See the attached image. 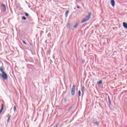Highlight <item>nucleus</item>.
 Instances as JSON below:
<instances>
[{"label":"nucleus","mask_w":127,"mask_h":127,"mask_svg":"<svg viewBox=\"0 0 127 127\" xmlns=\"http://www.w3.org/2000/svg\"><path fill=\"white\" fill-rule=\"evenodd\" d=\"M1 77H2V79L5 81H6V80L8 79V77L7 76V74H6V72H4L2 73Z\"/></svg>","instance_id":"nucleus-3"},{"label":"nucleus","mask_w":127,"mask_h":127,"mask_svg":"<svg viewBox=\"0 0 127 127\" xmlns=\"http://www.w3.org/2000/svg\"><path fill=\"white\" fill-rule=\"evenodd\" d=\"M16 107L14 106V112H16Z\"/></svg>","instance_id":"nucleus-23"},{"label":"nucleus","mask_w":127,"mask_h":127,"mask_svg":"<svg viewBox=\"0 0 127 127\" xmlns=\"http://www.w3.org/2000/svg\"><path fill=\"white\" fill-rule=\"evenodd\" d=\"M78 25H79V23H77L76 24H75V25L72 27L71 30H74V29H76V28L78 27Z\"/></svg>","instance_id":"nucleus-7"},{"label":"nucleus","mask_w":127,"mask_h":127,"mask_svg":"<svg viewBox=\"0 0 127 127\" xmlns=\"http://www.w3.org/2000/svg\"><path fill=\"white\" fill-rule=\"evenodd\" d=\"M78 97H81V90L78 91Z\"/></svg>","instance_id":"nucleus-19"},{"label":"nucleus","mask_w":127,"mask_h":127,"mask_svg":"<svg viewBox=\"0 0 127 127\" xmlns=\"http://www.w3.org/2000/svg\"><path fill=\"white\" fill-rule=\"evenodd\" d=\"M64 103H66L67 102V98H64Z\"/></svg>","instance_id":"nucleus-20"},{"label":"nucleus","mask_w":127,"mask_h":127,"mask_svg":"<svg viewBox=\"0 0 127 127\" xmlns=\"http://www.w3.org/2000/svg\"><path fill=\"white\" fill-rule=\"evenodd\" d=\"M75 88V85H73L72 87L71 88V96H74V95H75V93L76 92V89Z\"/></svg>","instance_id":"nucleus-4"},{"label":"nucleus","mask_w":127,"mask_h":127,"mask_svg":"<svg viewBox=\"0 0 127 127\" xmlns=\"http://www.w3.org/2000/svg\"><path fill=\"white\" fill-rule=\"evenodd\" d=\"M0 9L2 12H5L6 11V6L4 4H1L0 5Z\"/></svg>","instance_id":"nucleus-2"},{"label":"nucleus","mask_w":127,"mask_h":127,"mask_svg":"<svg viewBox=\"0 0 127 127\" xmlns=\"http://www.w3.org/2000/svg\"><path fill=\"white\" fill-rule=\"evenodd\" d=\"M25 16L28 17L29 16V14L28 13L24 12Z\"/></svg>","instance_id":"nucleus-18"},{"label":"nucleus","mask_w":127,"mask_h":127,"mask_svg":"<svg viewBox=\"0 0 127 127\" xmlns=\"http://www.w3.org/2000/svg\"><path fill=\"white\" fill-rule=\"evenodd\" d=\"M41 54H42V55H43V53L41 52Z\"/></svg>","instance_id":"nucleus-30"},{"label":"nucleus","mask_w":127,"mask_h":127,"mask_svg":"<svg viewBox=\"0 0 127 127\" xmlns=\"http://www.w3.org/2000/svg\"><path fill=\"white\" fill-rule=\"evenodd\" d=\"M22 42L24 44H25V45H26V42H25L24 40H23Z\"/></svg>","instance_id":"nucleus-22"},{"label":"nucleus","mask_w":127,"mask_h":127,"mask_svg":"<svg viewBox=\"0 0 127 127\" xmlns=\"http://www.w3.org/2000/svg\"><path fill=\"white\" fill-rule=\"evenodd\" d=\"M91 14H92V13L91 12H89L88 13V15L87 16H86V17L81 21V23H84V22H86V21H88L89 20V19H90V18H91Z\"/></svg>","instance_id":"nucleus-1"},{"label":"nucleus","mask_w":127,"mask_h":127,"mask_svg":"<svg viewBox=\"0 0 127 127\" xmlns=\"http://www.w3.org/2000/svg\"><path fill=\"white\" fill-rule=\"evenodd\" d=\"M115 28L116 29H118V27H115V28H113V29H115Z\"/></svg>","instance_id":"nucleus-25"},{"label":"nucleus","mask_w":127,"mask_h":127,"mask_svg":"<svg viewBox=\"0 0 127 127\" xmlns=\"http://www.w3.org/2000/svg\"><path fill=\"white\" fill-rule=\"evenodd\" d=\"M29 7H30V5H29Z\"/></svg>","instance_id":"nucleus-32"},{"label":"nucleus","mask_w":127,"mask_h":127,"mask_svg":"<svg viewBox=\"0 0 127 127\" xmlns=\"http://www.w3.org/2000/svg\"><path fill=\"white\" fill-rule=\"evenodd\" d=\"M77 8H80V6H77Z\"/></svg>","instance_id":"nucleus-28"},{"label":"nucleus","mask_w":127,"mask_h":127,"mask_svg":"<svg viewBox=\"0 0 127 127\" xmlns=\"http://www.w3.org/2000/svg\"><path fill=\"white\" fill-rule=\"evenodd\" d=\"M102 83H103V80H99L97 83V84H98V85H101V84H102Z\"/></svg>","instance_id":"nucleus-13"},{"label":"nucleus","mask_w":127,"mask_h":127,"mask_svg":"<svg viewBox=\"0 0 127 127\" xmlns=\"http://www.w3.org/2000/svg\"><path fill=\"white\" fill-rule=\"evenodd\" d=\"M0 63H1V62L0 61Z\"/></svg>","instance_id":"nucleus-31"},{"label":"nucleus","mask_w":127,"mask_h":127,"mask_svg":"<svg viewBox=\"0 0 127 127\" xmlns=\"http://www.w3.org/2000/svg\"><path fill=\"white\" fill-rule=\"evenodd\" d=\"M42 50H43V49H42Z\"/></svg>","instance_id":"nucleus-33"},{"label":"nucleus","mask_w":127,"mask_h":127,"mask_svg":"<svg viewBox=\"0 0 127 127\" xmlns=\"http://www.w3.org/2000/svg\"><path fill=\"white\" fill-rule=\"evenodd\" d=\"M28 18L29 21H31V18L30 17V16L28 17Z\"/></svg>","instance_id":"nucleus-24"},{"label":"nucleus","mask_w":127,"mask_h":127,"mask_svg":"<svg viewBox=\"0 0 127 127\" xmlns=\"http://www.w3.org/2000/svg\"><path fill=\"white\" fill-rule=\"evenodd\" d=\"M10 117H11V116H10V115L8 114V119L7 120V122L8 123V122H9V120H10Z\"/></svg>","instance_id":"nucleus-12"},{"label":"nucleus","mask_w":127,"mask_h":127,"mask_svg":"<svg viewBox=\"0 0 127 127\" xmlns=\"http://www.w3.org/2000/svg\"><path fill=\"white\" fill-rule=\"evenodd\" d=\"M93 124L94 125H96V126H97V127L99 126V122H93Z\"/></svg>","instance_id":"nucleus-15"},{"label":"nucleus","mask_w":127,"mask_h":127,"mask_svg":"<svg viewBox=\"0 0 127 127\" xmlns=\"http://www.w3.org/2000/svg\"><path fill=\"white\" fill-rule=\"evenodd\" d=\"M2 111H3V104H1V108L0 110V114H1V113H2Z\"/></svg>","instance_id":"nucleus-9"},{"label":"nucleus","mask_w":127,"mask_h":127,"mask_svg":"<svg viewBox=\"0 0 127 127\" xmlns=\"http://www.w3.org/2000/svg\"><path fill=\"white\" fill-rule=\"evenodd\" d=\"M69 10H67L66 11L65 14V17H67L68 16V14H69Z\"/></svg>","instance_id":"nucleus-11"},{"label":"nucleus","mask_w":127,"mask_h":127,"mask_svg":"<svg viewBox=\"0 0 127 127\" xmlns=\"http://www.w3.org/2000/svg\"><path fill=\"white\" fill-rule=\"evenodd\" d=\"M67 28H70V27H71V24H70V23H67Z\"/></svg>","instance_id":"nucleus-16"},{"label":"nucleus","mask_w":127,"mask_h":127,"mask_svg":"<svg viewBox=\"0 0 127 127\" xmlns=\"http://www.w3.org/2000/svg\"><path fill=\"white\" fill-rule=\"evenodd\" d=\"M0 71L2 72V74L5 73L4 70H3V64L2 63V66L0 67Z\"/></svg>","instance_id":"nucleus-5"},{"label":"nucleus","mask_w":127,"mask_h":127,"mask_svg":"<svg viewBox=\"0 0 127 127\" xmlns=\"http://www.w3.org/2000/svg\"><path fill=\"white\" fill-rule=\"evenodd\" d=\"M22 20H26V17L25 16L22 17Z\"/></svg>","instance_id":"nucleus-17"},{"label":"nucleus","mask_w":127,"mask_h":127,"mask_svg":"<svg viewBox=\"0 0 127 127\" xmlns=\"http://www.w3.org/2000/svg\"><path fill=\"white\" fill-rule=\"evenodd\" d=\"M25 2H26V3H27V4H29V3H28V2H27V1H25Z\"/></svg>","instance_id":"nucleus-27"},{"label":"nucleus","mask_w":127,"mask_h":127,"mask_svg":"<svg viewBox=\"0 0 127 127\" xmlns=\"http://www.w3.org/2000/svg\"><path fill=\"white\" fill-rule=\"evenodd\" d=\"M0 77H1V74L0 73Z\"/></svg>","instance_id":"nucleus-29"},{"label":"nucleus","mask_w":127,"mask_h":127,"mask_svg":"<svg viewBox=\"0 0 127 127\" xmlns=\"http://www.w3.org/2000/svg\"><path fill=\"white\" fill-rule=\"evenodd\" d=\"M108 99L109 105H112V102H111V98L110 97V96H108Z\"/></svg>","instance_id":"nucleus-10"},{"label":"nucleus","mask_w":127,"mask_h":127,"mask_svg":"<svg viewBox=\"0 0 127 127\" xmlns=\"http://www.w3.org/2000/svg\"><path fill=\"white\" fill-rule=\"evenodd\" d=\"M81 92H82V93H83V92H85V86H82V88L81 89Z\"/></svg>","instance_id":"nucleus-14"},{"label":"nucleus","mask_w":127,"mask_h":127,"mask_svg":"<svg viewBox=\"0 0 127 127\" xmlns=\"http://www.w3.org/2000/svg\"><path fill=\"white\" fill-rule=\"evenodd\" d=\"M59 125H60V124L59 123H57L56 125H55V127H58V126H59Z\"/></svg>","instance_id":"nucleus-21"},{"label":"nucleus","mask_w":127,"mask_h":127,"mask_svg":"<svg viewBox=\"0 0 127 127\" xmlns=\"http://www.w3.org/2000/svg\"><path fill=\"white\" fill-rule=\"evenodd\" d=\"M82 63L83 64L85 63V60H82Z\"/></svg>","instance_id":"nucleus-26"},{"label":"nucleus","mask_w":127,"mask_h":127,"mask_svg":"<svg viewBox=\"0 0 127 127\" xmlns=\"http://www.w3.org/2000/svg\"><path fill=\"white\" fill-rule=\"evenodd\" d=\"M111 3L112 6H113V7H114L116 4V2H115V0H111Z\"/></svg>","instance_id":"nucleus-6"},{"label":"nucleus","mask_w":127,"mask_h":127,"mask_svg":"<svg viewBox=\"0 0 127 127\" xmlns=\"http://www.w3.org/2000/svg\"><path fill=\"white\" fill-rule=\"evenodd\" d=\"M123 27H124L125 29H127V23L126 22H123Z\"/></svg>","instance_id":"nucleus-8"}]
</instances>
